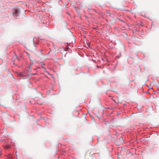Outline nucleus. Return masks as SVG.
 I'll use <instances>...</instances> for the list:
<instances>
[{
	"mask_svg": "<svg viewBox=\"0 0 159 159\" xmlns=\"http://www.w3.org/2000/svg\"><path fill=\"white\" fill-rule=\"evenodd\" d=\"M119 140H120V142L121 143H122L123 142V140L122 139V138H120L119 139Z\"/></svg>",
	"mask_w": 159,
	"mask_h": 159,
	"instance_id": "7ed1b4c3",
	"label": "nucleus"
},
{
	"mask_svg": "<svg viewBox=\"0 0 159 159\" xmlns=\"http://www.w3.org/2000/svg\"><path fill=\"white\" fill-rule=\"evenodd\" d=\"M21 76L22 75L21 74V73H20V74H19Z\"/></svg>",
	"mask_w": 159,
	"mask_h": 159,
	"instance_id": "39448f33",
	"label": "nucleus"
},
{
	"mask_svg": "<svg viewBox=\"0 0 159 159\" xmlns=\"http://www.w3.org/2000/svg\"><path fill=\"white\" fill-rule=\"evenodd\" d=\"M26 54L28 55V56L30 60H31V61H33V59H31L30 57V54H29L28 53L26 52Z\"/></svg>",
	"mask_w": 159,
	"mask_h": 159,
	"instance_id": "f03ea898",
	"label": "nucleus"
},
{
	"mask_svg": "<svg viewBox=\"0 0 159 159\" xmlns=\"http://www.w3.org/2000/svg\"><path fill=\"white\" fill-rule=\"evenodd\" d=\"M38 52L39 53V54H38L37 53H36V55H37V56H39L41 55L42 54V52L40 51H39Z\"/></svg>",
	"mask_w": 159,
	"mask_h": 159,
	"instance_id": "f257e3e1",
	"label": "nucleus"
},
{
	"mask_svg": "<svg viewBox=\"0 0 159 159\" xmlns=\"http://www.w3.org/2000/svg\"><path fill=\"white\" fill-rule=\"evenodd\" d=\"M43 103V102H37V103L39 104L40 105L42 104Z\"/></svg>",
	"mask_w": 159,
	"mask_h": 159,
	"instance_id": "20e7f679",
	"label": "nucleus"
}]
</instances>
